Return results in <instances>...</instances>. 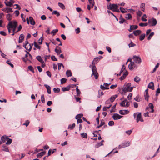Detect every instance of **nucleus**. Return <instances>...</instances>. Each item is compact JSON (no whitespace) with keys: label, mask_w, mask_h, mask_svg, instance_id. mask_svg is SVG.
<instances>
[{"label":"nucleus","mask_w":160,"mask_h":160,"mask_svg":"<svg viewBox=\"0 0 160 160\" xmlns=\"http://www.w3.org/2000/svg\"><path fill=\"white\" fill-rule=\"evenodd\" d=\"M18 25V23L16 21L13 20L12 21L9 22V23L7 25L6 27L8 30V32L9 33L11 32V29L12 28H16Z\"/></svg>","instance_id":"nucleus-1"},{"label":"nucleus","mask_w":160,"mask_h":160,"mask_svg":"<svg viewBox=\"0 0 160 160\" xmlns=\"http://www.w3.org/2000/svg\"><path fill=\"white\" fill-rule=\"evenodd\" d=\"M131 84L128 83L127 84L123 89V91L124 92H131L132 90V88L130 87Z\"/></svg>","instance_id":"nucleus-2"},{"label":"nucleus","mask_w":160,"mask_h":160,"mask_svg":"<svg viewBox=\"0 0 160 160\" xmlns=\"http://www.w3.org/2000/svg\"><path fill=\"white\" fill-rule=\"evenodd\" d=\"M92 70V76L94 75L95 79H97L98 77V74L97 71L96 67H93Z\"/></svg>","instance_id":"nucleus-3"},{"label":"nucleus","mask_w":160,"mask_h":160,"mask_svg":"<svg viewBox=\"0 0 160 160\" xmlns=\"http://www.w3.org/2000/svg\"><path fill=\"white\" fill-rule=\"evenodd\" d=\"M148 23L150 26H154L157 24V21L155 19L153 18L148 20Z\"/></svg>","instance_id":"nucleus-4"},{"label":"nucleus","mask_w":160,"mask_h":160,"mask_svg":"<svg viewBox=\"0 0 160 160\" xmlns=\"http://www.w3.org/2000/svg\"><path fill=\"white\" fill-rule=\"evenodd\" d=\"M130 145V143L129 142H124L118 146V149H120L121 148H125L128 146Z\"/></svg>","instance_id":"nucleus-5"},{"label":"nucleus","mask_w":160,"mask_h":160,"mask_svg":"<svg viewBox=\"0 0 160 160\" xmlns=\"http://www.w3.org/2000/svg\"><path fill=\"white\" fill-rule=\"evenodd\" d=\"M118 8V6L117 4H110V5L108 6V9H110L112 11V10H115V9Z\"/></svg>","instance_id":"nucleus-6"},{"label":"nucleus","mask_w":160,"mask_h":160,"mask_svg":"<svg viewBox=\"0 0 160 160\" xmlns=\"http://www.w3.org/2000/svg\"><path fill=\"white\" fill-rule=\"evenodd\" d=\"M133 59L134 61L137 63H140L141 62V59L138 56H137L136 55L133 56Z\"/></svg>","instance_id":"nucleus-7"},{"label":"nucleus","mask_w":160,"mask_h":160,"mask_svg":"<svg viewBox=\"0 0 160 160\" xmlns=\"http://www.w3.org/2000/svg\"><path fill=\"white\" fill-rule=\"evenodd\" d=\"M14 2V1H13L12 0H10L9 2H8V1L6 0L5 1L4 3L5 4V5L7 6H9V7H12V5L13 4Z\"/></svg>","instance_id":"nucleus-8"},{"label":"nucleus","mask_w":160,"mask_h":160,"mask_svg":"<svg viewBox=\"0 0 160 160\" xmlns=\"http://www.w3.org/2000/svg\"><path fill=\"white\" fill-rule=\"evenodd\" d=\"M28 44V41H26L24 44V45L23 46L24 48L27 50H28L29 51H30L32 48V45H31V44H29L28 45V46L29 47V49H28V48H27V46Z\"/></svg>","instance_id":"nucleus-9"},{"label":"nucleus","mask_w":160,"mask_h":160,"mask_svg":"<svg viewBox=\"0 0 160 160\" xmlns=\"http://www.w3.org/2000/svg\"><path fill=\"white\" fill-rule=\"evenodd\" d=\"M110 84V83L108 84L106 83H104L103 85L105 86H104L103 85H101L100 86V88L102 90H103L105 89H109V88L108 87H107Z\"/></svg>","instance_id":"nucleus-10"},{"label":"nucleus","mask_w":160,"mask_h":160,"mask_svg":"<svg viewBox=\"0 0 160 160\" xmlns=\"http://www.w3.org/2000/svg\"><path fill=\"white\" fill-rule=\"evenodd\" d=\"M136 120L137 122H138L139 121H140L142 122H143L144 121L143 119L142 118V115L141 112L139 113L137 115Z\"/></svg>","instance_id":"nucleus-11"},{"label":"nucleus","mask_w":160,"mask_h":160,"mask_svg":"<svg viewBox=\"0 0 160 160\" xmlns=\"http://www.w3.org/2000/svg\"><path fill=\"white\" fill-rule=\"evenodd\" d=\"M122 117V116H120L117 113H114L112 116V118L114 120L120 119Z\"/></svg>","instance_id":"nucleus-12"},{"label":"nucleus","mask_w":160,"mask_h":160,"mask_svg":"<svg viewBox=\"0 0 160 160\" xmlns=\"http://www.w3.org/2000/svg\"><path fill=\"white\" fill-rule=\"evenodd\" d=\"M148 106H149V108L147 107L146 108V110H148L149 108H150V109H151V111H150V112H152V113L153 112H154V110L153 109L154 106H153V104L152 103H149Z\"/></svg>","instance_id":"nucleus-13"},{"label":"nucleus","mask_w":160,"mask_h":160,"mask_svg":"<svg viewBox=\"0 0 160 160\" xmlns=\"http://www.w3.org/2000/svg\"><path fill=\"white\" fill-rule=\"evenodd\" d=\"M135 67V65L134 62H131L128 65V68L130 70H132Z\"/></svg>","instance_id":"nucleus-14"},{"label":"nucleus","mask_w":160,"mask_h":160,"mask_svg":"<svg viewBox=\"0 0 160 160\" xmlns=\"http://www.w3.org/2000/svg\"><path fill=\"white\" fill-rule=\"evenodd\" d=\"M3 11L5 12L9 13L12 12H13L12 9L8 7H6L4 8Z\"/></svg>","instance_id":"nucleus-15"},{"label":"nucleus","mask_w":160,"mask_h":160,"mask_svg":"<svg viewBox=\"0 0 160 160\" xmlns=\"http://www.w3.org/2000/svg\"><path fill=\"white\" fill-rule=\"evenodd\" d=\"M72 86H73L72 84L68 85L66 87H63L62 88V90L63 92L66 91H68L70 89L71 87Z\"/></svg>","instance_id":"nucleus-16"},{"label":"nucleus","mask_w":160,"mask_h":160,"mask_svg":"<svg viewBox=\"0 0 160 160\" xmlns=\"http://www.w3.org/2000/svg\"><path fill=\"white\" fill-rule=\"evenodd\" d=\"M24 35L23 34H22L21 35H20L18 41L19 43H21L23 41L24 39Z\"/></svg>","instance_id":"nucleus-17"},{"label":"nucleus","mask_w":160,"mask_h":160,"mask_svg":"<svg viewBox=\"0 0 160 160\" xmlns=\"http://www.w3.org/2000/svg\"><path fill=\"white\" fill-rule=\"evenodd\" d=\"M55 51L58 55H59L62 52L61 48L58 46L56 47V48L55 49Z\"/></svg>","instance_id":"nucleus-18"},{"label":"nucleus","mask_w":160,"mask_h":160,"mask_svg":"<svg viewBox=\"0 0 160 160\" xmlns=\"http://www.w3.org/2000/svg\"><path fill=\"white\" fill-rule=\"evenodd\" d=\"M138 27V26L137 25H130V29L128 30L129 31L131 32L133 30L137 29Z\"/></svg>","instance_id":"nucleus-19"},{"label":"nucleus","mask_w":160,"mask_h":160,"mask_svg":"<svg viewBox=\"0 0 160 160\" xmlns=\"http://www.w3.org/2000/svg\"><path fill=\"white\" fill-rule=\"evenodd\" d=\"M119 112L121 114L124 115L128 113L129 112L127 110H120Z\"/></svg>","instance_id":"nucleus-20"},{"label":"nucleus","mask_w":160,"mask_h":160,"mask_svg":"<svg viewBox=\"0 0 160 160\" xmlns=\"http://www.w3.org/2000/svg\"><path fill=\"white\" fill-rule=\"evenodd\" d=\"M141 33V31L140 30H138L134 31L133 32V33L136 36H137Z\"/></svg>","instance_id":"nucleus-21"},{"label":"nucleus","mask_w":160,"mask_h":160,"mask_svg":"<svg viewBox=\"0 0 160 160\" xmlns=\"http://www.w3.org/2000/svg\"><path fill=\"white\" fill-rule=\"evenodd\" d=\"M44 86L47 89L48 93L49 94H51V91L50 87L49 86H48L47 85H46V84H45L44 85Z\"/></svg>","instance_id":"nucleus-22"},{"label":"nucleus","mask_w":160,"mask_h":160,"mask_svg":"<svg viewBox=\"0 0 160 160\" xmlns=\"http://www.w3.org/2000/svg\"><path fill=\"white\" fill-rule=\"evenodd\" d=\"M148 87L149 88L153 90L154 89V85L153 82H151L149 84Z\"/></svg>","instance_id":"nucleus-23"},{"label":"nucleus","mask_w":160,"mask_h":160,"mask_svg":"<svg viewBox=\"0 0 160 160\" xmlns=\"http://www.w3.org/2000/svg\"><path fill=\"white\" fill-rule=\"evenodd\" d=\"M46 151H43L39 153H38L37 155V156L38 158H41L42 156L44 155L46 153Z\"/></svg>","instance_id":"nucleus-24"},{"label":"nucleus","mask_w":160,"mask_h":160,"mask_svg":"<svg viewBox=\"0 0 160 160\" xmlns=\"http://www.w3.org/2000/svg\"><path fill=\"white\" fill-rule=\"evenodd\" d=\"M29 19L31 24L33 25H34L35 24V22L32 17H29Z\"/></svg>","instance_id":"nucleus-25"},{"label":"nucleus","mask_w":160,"mask_h":160,"mask_svg":"<svg viewBox=\"0 0 160 160\" xmlns=\"http://www.w3.org/2000/svg\"><path fill=\"white\" fill-rule=\"evenodd\" d=\"M36 59L38 60V61L41 62L42 64L44 63L42 57L40 56H38L36 57Z\"/></svg>","instance_id":"nucleus-26"},{"label":"nucleus","mask_w":160,"mask_h":160,"mask_svg":"<svg viewBox=\"0 0 160 160\" xmlns=\"http://www.w3.org/2000/svg\"><path fill=\"white\" fill-rule=\"evenodd\" d=\"M118 97V95H115L114 96H112L110 98V100L112 102L114 101L115 99L117 98Z\"/></svg>","instance_id":"nucleus-27"},{"label":"nucleus","mask_w":160,"mask_h":160,"mask_svg":"<svg viewBox=\"0 0 160 160\" xmlns=\"http://www.w3.org/2000/svg\"><path fill=\"white\" fill-rule=\"evenodd\" d=\"M7 19L9 21H11V20L12 19V15H11L10 14H7L6 16Z\"/></svg>","instance_id":"nucleus-28"},{"label":"nucleus","mask_w":160,"mask_h":160,"mask_svg":"<svg viewBox=\"0 0 160 160\" xmlns=\"http://www.w3.org/2000/svg\"><path fill=\"white\" fill-rule=\"evenodd\" d=\"M66 75L68 77H71L72 76V74L70 70H68L66 72Z\"/></svg>","instance_id":"nucleus-29"},{"label":"nucleus","mask_w":160,"mask_h":160,"mask_svg":"<svg viewBox=\"0 0 160 160\" xmlns=\"http://www.w3.org/2000/svg\"><path fill=\"white\" fill-rule=\"evenodd\" d=\"M104 94V93L102 92V91L101 90H99L98 91V98H99L102 96Z\"/></svg>","instance_id":"nucleus-30"},{"label":"nucleus","mask_w":160,"mask_h":160,"mask_svg":"<svg viewBox=\"0 0 160 160\" xmlns=\"http://www.w3.org/2000/svg\"><path fill=\"white\" fill-rule=\"evenodd\" d=\"M6 139H7V142L6 143V144L10 145L11 144L12 141V140L11 139H10L8 138H6Z\"/></svg>","instance_id":"nucleus-31"},{"label":"nucleus","mask_w":160,"mask_h":160,"mask_svg":"<svg viewBox=\"0 0 160 160\" xmlns=\"http://www.w3.org/2000/svg\"><path fill=\"white\" fill-rule=\"evenodd\" d=\"M58 6L60 7H61L62 9H65V7L63 4L61 3L58 2Z\"/></svg>","instance_id":"nucleus-32"},{"label":"nucleus","mask_w":160,"mask_h":160,"mask_svg":"<svg viewBox=\"0 0 160 160\" xmlns=\"http://www.w3.org/2000/svg\"><path fill=\"white\" fill-rule=\"evenodd\" d=\"M145 34H141L139 38V39L140 41L143 40L145 38Z\"/></svg>","instance_id":"nucleus-33"},{"label":"nucleus","mask_w":160,"mask_h":160,"mask_svg":"<svg viewBox=\"0 0 160 160\" xmlns=\"http://www.w3.org/2000/svg\"><path fill=\"white\" fill-rule=\"evenodd\" d=\"M52 14H55L56 15L57 17H58L60 16V13L58 12L57 11H54L52 13Z\"/></svg>","instance_id":"nucleus-34"},{"label":"nucleus","mask_w":160,"mask_h":160,"mask_svg":"<svg viewBox=\"0 0 160 160\" xmlns=\"http://www.w3.org/2000/svg\"><path fill=\"white\" fill-rule=\"evenodd\" d=\"M6 138L8 137L6 136H3L1 137V140L3 142H5L7 140V139H6Z\"/></svg>","instance_id":"nucleus-35"},{"label":"nucleus","mask_w":160,"mask_h":160,"mask_svg":"<svg viewBox=\"0 0 160 160\" xmlns=\"http://www.w3.org/2000/svg\"><path fill=\"white\" fill-rule=\"evenodd\" d=\"M140 8L142 11H144L145 8V4L144 3H142L140 5Z\"/></svg>","instance_id":"nucleus-36"},{"label":"nucleus","mask_w":160,"mask_h":160,"mask_svg":"<svg viewBox=\"0 0 160 160\" xmlns=\"http://www.w3.org/2000/svg\"><path fill=\"white\" fill-rule=\"evenodd\" d=\"M125 18L128 20L131 19L132 18V16L130 14H128L125 17Z\"/></svg>","instance_id":"nucleus-37"},{"label":"nucleus","mask_w":160,"mask_h":160,"mask_svg":"<svg viewBox=\"0 0 160 160\" xmlns=\"http://www.w3.org/2000/svg\"><path fill=\"white\" fill-rule=\"evenodd\" d=\"M82 137L85 138H87V134L85 132L82 133L81 134Z\"/></svg>","instance_id":"nucleus-38"},{"label":"nucleus","mask_w":160,"mask_h":160,"mask_svg":"<svg viewBox=\"0 0 160 160\" xmlns=\"http://www.w3.org/2000/svg\"><path fill=\"white\" fill-rule=\"evenodd\" d=\"M76 90V92H77V96H78L80 95L81 94V92H80V90H79V89L78 88V86H77Z\"/></svg>","instance_id":"nucleus-39"},{"label":"nucleus","mask_w":160,"mask_h":160,"mask_svg":"<svg viewBox=\"0 0 160 160\" xmlns=\"http://www.w3.org/2000/svg\"><path fill=\"white\" fill-rule=\"evenodd\" d=\"M34 44L35 47L38 49H40L41 47L40 46L38 45L37 44V43L36 42H34Z\"/></svg>","instance_id":"nucleus-40"},{"label":"nucleus","mask_w":160,"mask_h":160,"mask_svg":"<svg viewBox=\"0 0 160 160\" xmlns=\"http://www.w3.org/2000/svg\"><path fill=\"white\" fill-rule=\"evenodd\" d=\"M89 2L90 4L92 5L91 7L93 8L94 5V0H89Z\"/></svg>","instance_id":"nucleus-41"},{"label":"nucleus","mask_w":160,"mask_h":160,"mask_svg":"<svg viewBox=\"0 0 160 160\" xmlns=\"http://www.w3.org/2000/svg\"><path fill=\"white\" fill-rule=\"evenodd\" d=\"M134 81L138 83L140 81V78L139 77L136 76L134 78Z\"/></svg>","instance_id":"nucleus-42"},{"label":"nucleus","mask_w":160,"mask_h":160,"mask_svg":"<svg viewBox=\"0 0 160 160\" xmlns=\"http://www.w3.org/2000/svg\"><path fill=\"white\" fill-rule=\"evenodd\" d=\"M58 30L55 29L53 30L51 32V33L53 34V36H54L58 32Z\"/></svg>","instance_id":"nucleus-43"},{"label":"nucleus","mask_w":160,"mask_h":160,"mask_svg":"<svg viewBox=\"0 0 160 160\" xmlns=\"http://www.w3.org/2000/svg\"><path fill=\"white\" fill-rule=\"evenodd\" d=\"M75 126V123H73L72 125H69L68 126V128H70L71 129H73V128Z\"/></svg>","instance_id":"nucleus-44"},{"label":"nucleus","mask_w":160,"mask_h":160,"mask_svg":"<svg viewBox=\"0 0 160 160\" xmlns=\"http://www.w3.org/2000/svg\"><path fill=\"white\" fill-rule=\"evenodd\" d=\"M127 101V100L126 99V100L122 101L120 103V105L122 107H125V103H126Z\"/></svg>","instance_id":"nucleus-45"},{"label":"nucleus","mask_w":160,"mask_h":160,"mask_svg":"<svg viewBox=\"0 0 160 160\" xmlns=\"http://www.w3.org/2000/svg\"><path fill=\"white\" fill-rule=\"evenodd\" d=\"M29 121L28 120H27L25 121V123L23 124V125H25L26 127H27L29 125Z\"/></svg>","instance_id":"nucleus-46"},{"label":"nucleus","mask_w":160,"mask_h":160,"mask_svg":"<svg viewBox=\"0 0 160 160\" xmlns=\"http://www.w3.org/2000/svg\"><path fill=\"white\" fill-rule=\"evenodd\" d=\"M147 16L146 14H144L142 18V20L143 21H146L147 19H146Z\"/></svg>","instance_id":"nucleus-47"},{"label":"nucleus","mask_w":160,"mask_h":160,"mask_svg":"<svg viewBox=\"0 0 160 160\" xmlns=\"http://www.w3.org/2000/svg\"><path fill=\"white\" fill-rule=\"evenodd\" d=\"M154 35V32H151V33L150 34H149V36H148V40H150L151 39V38L152 37V36Z\"/></svg>","instance_id":"nucleus-48"},{"label":"nucleus","mask_w":160,"mask_h":160,"mask_svg":"<svg viewBox=\"0 0 160 160\" xmlns=\"http://www.w3.org/2000/svg\"><path fill=\"white\" fill-rule=\"evenodd\" d=\"M148 23H141L139 24V25L141 27L147 26L148 25Z\"/></svg>","instance_id":"nucleus-49"},{"label":"nucleus","mask_w":160,"mask_h":160,"mask_svg":"<svg viewBox=\"0 0 160 160\" xmlns=\"http://www.w3.org/2000/svg\"><path fill=\"white\" fill-rule=\"evenodd\" d=\"M53 91L55 93L59 92L60 91V89L58 88H54Z\"/></svg>","instance_id":"nucleus-50"},{"label":"nucleus","mask_w":160,"mask_h":160,"mask_svg":"<svg viewBox=\"0 0 160 160\" xmlns=\"http://www.w3.org/2000/svg\"><path fill=\"white\" fill-rule=\"evenodd\" d=\"M67 79L65 78H62L61 80V84H64L66 83Z\"/></svg>","instance_id":"nucleus-51"},{"label":"nucleus","mask_w":160,"mask_h":160,"mask_svg":"<svg viewBox=\"0 0 160 160\" xmlns=\"http://www.w3.org/2000/svg\"><path fill=\"white\" fill-rule=\"evenodd\" d=\"M43 39L42 38V37H41V38H40L39 40L38 41V43L39 44H42V41L43 40Z\"/></svg>","instance_id":"nucleus-52"},{"label":"nucleus","mask_w":160,"mask_h":160,"mask_svg":"<svg viewBox=\"0 0 160 160\" xmlns=\"http://www.w3.org/2000/svg\"><path fill=\"white\" fill-rule=\"evenodd\" d=\"M121 18L122 16H121L120 18L121 20L119 21V22L120 24H122L126 20L124 19Z\"/></svg>","instance_id":"nucleus-53"},{"label":"nucleus","mask_w":160,"mask_h":160,"mask_svg":"<svg viewBox=\"0 0 160 160\" xmlns=\"http://www.w3.org/2000/svg\"><path fill=\"white\" fill-rule=\"evenodd\" d=\"M28 69L30 70V71L32 72H34V70L33 68L31 66H29L28 67Z\"/></svg>","instance_id":"nucleus-54"},{"label":"nucleus","mask_w":160,"mask_h":160,"mask_svg":"<svg viewBox=\"0 0 160 160\" xmlns=\"http://www.w3.org/2000/svg\"><path fill=\"white\" fill-rule=\"evenodd\" d=\"M103 145V144L101 142H99L97 144L95 145V147L96 148H98L101 146H102Z\"/></svg>","instance_id":"nucleus-55"},{"label":"nucleus","mask_w":160,"mask_h":160,"mask_svg":"<svg viewBox=\"0 0 160 160\" xmlns=\"http://www.w3.org/2000/svg\"><path fill=\"white\" fill-rule=\"evenodd\" d=\"M41 100L42 102L43 103H44L45 102V99L44 98V96L43 94L41 96Z\"/></svg>","instance_id":"nucleus-56"},{"label":"nucleus","mask_w":160,"mask_h":160,"mask_svg":"<svg viewBox=\"0 0 160 160\" xmlns=\"http://www.w3.org/2000/svg\"><path fill=\"white\" fill-rule=\"evenodd\" d=\"M128 45L129 48H131L136 46V45L132 43V42H131Z\"/></svg>","instance_id":"nucleus-57"},{"label":"nucleus","mask_w":160,"mask_h":160,"mask_svg":"<svg viewBox=\"0 0 160 160\" xmlns=\"http://www.w3.org/2000/svg\"><path fill=\"white\" fill-rule=\"evenodd\" d=\"M120 9L121 10V12L122 13H124L127 12V11H125V9L122 7H120Z\"/></svg>","instance_id":"nucleus-58"},{"label":"nucleus","mask_w":160,"mask_h":160,"mask_svg":"<svg viewBox=\"0 0 160 160\" xmlns=\"http://www.w3.org/2000/svg\"><path fill=\"white\" fill-rule=\"evenodd\" d=\"M83 116V115L82 114H80L77 115L75 117V118L76 119H78L79 118H80L82 117Z\"/></svg>","instance_id":"nucleus-59"},{"label":"nucleus","mask_w":160,"mask_h":160,"mask_svg":"<svg viewBox=\"0 0 160 160\" xmlns=\"http://www.w3.org/2000/svg\"><path fill=\"white\" fill-rule=\"evenodd\" d=\"M116 106V104L113 106L112 107V109L110 110V112H115V111L114 110Z\"/></svg>","instance_id":"nucleus-60"},{"label":"nucleus","mask_w":160,"mask_h":160,"mask_svg":"<svg viewBox=\"0 0 160 160\" xmlns=\"http://www.w3.org/2000/svg\"><path fill=\"white\" fill-rule=\"evenodd\" d=\"M58 70H60L61 69V67L62 66L64 67V66H63V64L62 63H58Z\"/></svg>","instance_id":"nucleus-61"},{"label":"nucleus","mask_w":160,"mask_h":160,"mask_svg":"<svg viewBox=\"0 0 160 160\" xmlns=\"http://www.w3.org/2000/svg\"><path fill=\"white\" fill-rule=\"evenodd\" d=\"M132 130H129L125 132L126 133L128 134V135H130L131 133L132 132Z\"/></svg>","instance_id":"nucleus-62"},{"label":"nucleus","mask_w":160,"mask_h":160,"mask_svg":"<svg viewBox=\"0 0 160 160\" xmlns=\"http://www.w3.org/2000/svg\"><path fill=\"white\" fill-rule=\"evenodd\" d=\"M108 124L109 126H112L114 124V122L112 121H110L108 122Z\"/></svg>","instance_id":"nucleus-63"},{"label":"nucleus","mask_w":160,"mask_h":160,"mask_svg":"<svg viewBox=\"0 0 160 160\" xmlns=\"http://www.w3.org/2000/svg\"><path fill=\"white\" fill-rule=\"evenodd\" d=\"M137 15L138 16H139V17H140L142 14V12L140 11H138L137 12Z\"/></svg>","instance_id":"nucleus-64"}]
</instances>
